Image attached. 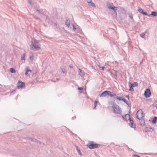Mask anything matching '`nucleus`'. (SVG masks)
Segmentation results:
<instances>
[{
    "instance_id": "obj_1",
    "label": "nucleus",
    "mask_w": 157,
    "mask_h": 157,
    "mask_svg": "<svg viewBox=\"0 0 157 157\" xmlns=\"http://www.w3.org/2000/svg\"><path fill=\"white\" fill-rule=\"evenodd\" d=\"M31 49L35 51H38L40 49V45L38 41L34 39L32 40Z\"/></svg>"
},
{
    "instance_id": "obj_2",
    "label": "nucleus",
    "mask_w": 157,
    "mask_h": 157,
    "mask_svg": "<svg viewBox=\"0 0 157 157\" xmlns=\"http://www.w3.org/2000/svg\"><path fill=\"white\" fill-rule=\"evenodd\" d=\"M34 13L36 15H39L41 17L44 18L46 16V18H48V17L45 14L44 11L42 10H34Z\"/></svg>"
},
{
    "instance_id": "obj_3",
    "label": "nucleus",
    "mask_w": 157,
    "mask_h": 157,
    "mask_svg": "<svg viewBox=\"0 0 157 157\" xmlns=\"http://www.w3.org/2000/svg\"><path fill=\"white\" fill-rule=\"evenodd\" d=\"M112 108L113 109V113L115 114H119L122 112L121 109L115 103H113Z\"/></svg>"
},
{
    "instance_id": "obj_4",
    "label": "nucleus",
    "mask_w": 157,
    "mask_h": 157,
    "mask_svg": "<svg viewBox=\"0 0 157 157\" xmlns=\"http://www.w3.org/2000/svg\"><path fill=\"white\" fill-rule=\"evenodd\" d=\"M87 146L88 147L91 149L97 148L98 147V144H95L93 141L89 142Z\"/></svg>"
},
{
    "instance_id": "obj_5",
    "label": "nucleus",
    "mask_w": 157,
    "mask_h": 157,
    "mask_svg": "<svg viewBox=\"0 0 157 157\" xmlns=\"http://www.w3.org/2000/svg\"><path fill=\"white\" fill-rule=\"evenodd\" d=\"M107 95L113 97V94H111V92L109 90L105 91L102 93L101 94L99 95L100 97H105Z\"/></svg>"
},
{
    "instance_id": "obj_6",
    "label": "nucleus",
    "mask_w": 157,
    "mask_h": 157,
    "mask_svg": "<svg viewBox=\"0 0 157 157\" xmlns=\"http://www.w3.org/2000/svg\"><path fill=\"white\" fill-rule=\"evenodd\" d=\"M128 84L130 87L129 90L132 91H133L134 90L133 88L136 86H137L138 85V83L136 82H135L132 83L131 82H129Z\"/></svg>"
},
{
    "instance_id": "obj_7",
    "label": "nucleus",
    "mask_w": 157,
    "mask_h": 157,
    "mask_svg": "<svg viewBox=\"0 0 157 157\" xmlns=\"http://www.w3.org/2000/svg\"><path fill=\"white\" fill-rule=\"evenodd\" d=\"M136 116L139 120H140V119L142 118L143 117V113L141 109H140L137 111Z\"/></svg>"
},
{
    "instance_id": "obj_8",
    "label": "nucleus",
    "mask_w": 157,
    "mask_h": 157,
    "mask_svg": "<svg viewBox=\"0 0 157 157\" xmlns=\"http://www.w3.org/2000/svg\"><path fill=\"white\" fill-rule=\"evenodd\" d=\"M107 6L108 8L111 9L116 13V10H117V7L113 6V4L107 3Z\"/></svg>"
},
{
    "instance_id": "obj_9",
    "label": "nucleus",
    "mask_w": 157,
    "mask_h": 157,
    "mask_svg": "<svg viewBox=\"0 0 157 157\" xmlns=\"http://www.w3.org/2000/svg\"><path fill=\"white\" fill-rule=\"evenodd\" d=\"M25 84L24 82H23L20 81H19L17 84V88H25Z\"/></svg>"
},
{
    "instance_id": "obj_10",
    "label": "nucleus",
    "mask_w": 157,
    "mask_h": 157,
    "mask_svg": "<svg viewBox=\"0 0 157 157\" xmlns=\"http://www.w3.org/2000/svg\"><path fill=\"white\" fill-rule=\"evenodd\" d=\"M151 95L150 90L149 89H146L144 91V95L146 98L150 97Z\"/></svg>"
},
{
    "instance_id": "obj_11",
    "label": "nucleus",
    "mask_w": 157,
    "mask_h": 157,
    "mask_svg": "<svg viewBox=\"0 0 157 157\" xmlns=\"http://www.w3.org/2000/svg\"><path fill=\"white\" fill-rule=\"evenodd\" d=\"M113 98L116 100L117 99L118 101H121L122 98L121 97L119 96L120 94H113Z\"/></svg>"
},
{
    "instance_id": "obj_12",
    "label": "nucleus",
    "mask_w": 157,
    "mask_h": 157,
    "mask_svg": "<svg viewBox=\"0 0 157 157\" xmlns=\"http://www.w3.org/2000/svg\"><path fill=\"white\" fill-rule=\"evenodd\" d=\"M138 11L140 13H142L144 15H145L147 16H149L148 13L144 11V10L141 8H140L139 7H138Z\"/></svg>"
},
{
    "instance_id": "obj_13",
    "label": "nucleus",
    "mask_w": 157,
    "mask_h": 157,
    "mask_svg": "<svg viewBox=\"0 0 157 157\" xmlns=\"http://www.w3.org/2000/svg\"><path fill=\"white\" fill-rule=\"evenodd\" d=\"M154 131V128H153L151 127H146L145 129V132L150 131L152 132Z\"/></svg>"
},
{
    "instance_id": "obj_14",
    "label": "nucleus",
    "mask_w": 157,
    "mask_h": 157,
    "mask_svg": "<svg viewBox=\"0 0 157 157\" xmlns=\"http://www.w3.org/2000/svg\"><path fill=\"white\" fill-rule=\"evenodd\" d=\"M31 73V71L29 70V67H28L26 68V72L25 73V75H29Z\"/></svg>"
},
{
    "instance_id": "obj_15",
    "label": "nucleus",
    "mask_w": 157,
    "mask_h": 157,
    "mask_svg": "<svg viewBox=\"0 0 157 157\" xmlns=\"http://www.w3.org/2000/svg\"><path fill=\"white\" fill-rule=\"evenodd\" d=\"M140 121V124L141 126H143L145 125V121L144 119L142 118L140 119V120H139Z\"/></svg>"
},
{
    "instance_id": "obj_16",
    "label": "nucleus",
    "mask_w": 157,
    "mask_h": 157,
    "mask_svg": "<svg viewBox=\"0 0 157 157\" xmlns=\"http://www.w3.org/2000/svg\"><path fill=\"white\" fill-rule=\"evenodd\" d=\"M122 118L123 119H124L126 121L130 119V115L129 114H125L124 116L122 117Z\"/></svg>"
},
{
    "instance_id": "obj_17",
    "label": "nucleus",
    "mask_w": 157,
    "mask_h": 157,
    "mask_svg": "<svg viewBox=\"0 0 157 157\" xmlns=\"http://www.w3.org/2000/svg\"><path fill=\"white\" fill-rule=\"evenodd\" d=\"M75 147L76 148V150L78 152V153L80 155V156H82V152H81L80 149L79 148V147L76 145H75Z\"/></svg>"
},
{
    "instance_id": "obj_18",
    "label": "nucleus",
    "mask_w": 157,
    "mask_h": 157,
    "mask_svg": "<svg viewBox=\"0 0 157 157\" xmlns=\"http://www.w3.org/2000/svg\"><path fill=\"white\" fill-rule=\"evenodd\" d=\"M128 120H129V125L132 128H133V120H132L130 118V119H129Z\"/></svg>"
},
{
    "instance_id": "obj_19",
    "label": "nucleus",
    "mask_w": 157,
    "mask_h": 157,
    "mask_svg": "<svg viewBox=\"0 0 157 157\" xmlns=\"http://www.w3.org/2000/svg\"><path fill=\"white\" fill-rule=\"evenodd\" d=\"M65 25L69 28L70 25V22L69 20L67 19L65 21Z\"/></svg>"
},
{
    "instance_id": "obj_20",
    "label": "nucleus",
    "mask_w": 157,
    "mask_h": 157,
    "mask_svg": "<svg viewBox=\"0 0 157 157\" xmlns=\"http://www.w3.org/2000/svg\"><path fill=\"white\" fill-rule=\"evenodd\" d=\"M33 142H34L35 143H38V144H43V145H44V143H42V142H40V141L38 140L35 139H34L33 141Z\"/></svg>"
},
{
    "instance_id": "obj_21",
    "label": "nucleus",
    "mask_w": 157,
    "mask_h": 157,
    "mask_svg": "<svg viewBox=\"0 0 157 157\" xmlns=\"http://www.w3.org/2000/svg\"><path fill=\"white\" fill-rule=\"evenodd\" d=\"M149 15V16H150V15H151L154 17H156L157 16V12L155 11H152L151 12V14Z\"/></svg>"
},
{
    "instance_id": "obj_22",
    "label": "nucleus",
    "mask_w": 157,
    "mask_h": 157,
    "mask_svg": "<svg viewBox=\"0 0 157 157\" xmlns=\"http://www.w3.org/2000/svg\"><path fill=\"white\" fill-rule=\"evenodd\" d=\"M121 101H123L125 103L128 105V106H129V105L128 103V101L125 98H122L121 99Z\"/></svg>"
},
{
    "instance_id": "obj_23",
    "label": "nucleus",
    "mask_w": 157,
    "mask_h": 157,
    "mask_svg": "<svg viewBox=\"0 0 157 157\" xmlns=\"http://www.w3.org/2000/svg\"><path fill=\"white\" fill-rule=\"evenodd\" d=\"M157 120V117H155L154 118H153L152 120V122L153 124H155Z\"/></svg>"
},
{
    "instance_id": "obj_24",
    "label": "nucleus",
    "mask_w": 157,
    "mask_h": 157,
    "mask_svg": "<svg viewBox=\"0 0 157 157\" xmlns=\"http://www.w3.org/2000/svg\"><path fill=\"white\" fill-rule=\"evenodd\" d=\"M25 54L24 53L23 54V56H21V61H22V62H24L25 61Z\"/></svg>"
},
{
    "instance_id": "obj_25",
    "label": "nucleus",
    "mask_w": 157,
    "mask_h": 157,
    "mask_svg": "<svg viewBox=\"0 0 157 157\" xmlns=\"http://www.w3.org/2000/svg\"><path fill=\"white\" fill-rule=\"evenodd\" d=\"M88 3L90 6H91L93 7H95V4L92 1H90V2H88Z\"/></svg>"
},
{
    "instance_id": "obj_26",
    "label": "nucleus",
    "mask_w": 157,
    "mask_h": 157,
    "mask_svg": "<svg viewBox=\"0 0 157 157\" xmlns=\"http://www.w3.org/2000/svg\"><path fill=\"white\" fill-rule=\"evenodd\" d=\"M10 72L12 73H15L16 72V71L13 68H10Z\"/></svg>"
},
{
    "instance_id": "obj_27",
    "label": "nucleus",
    "mask_w": 157,
    "mask_h": 157,
    "mask_svg": "<svg viewBox=\"0 0 157 157\" xmlns=\"http://www.w3.org/2000/svg\"><path fill=\"white\" fill-rule=\"evenodd\" d=\"M78 71H79V75L81 76H83L84 75V74L82 72V70L80 68H79V69L78 70Z\"/></svg>"
},
{
    "instance_id": "obj_28",
    "label": "nucleus",
    "mask_w": 157,
    "mask_h": 157,
    "mask_svg": "<svg viewBox=\"0 0 157 157\" xmlns=\"http://www.w3.org/2000/svg\"><path fill=\"white\" fill-rule=\"evenodd\" d=\"M98 101H97L95 100L94 101V107L93 108V109H95L96 108V107Z\"/></svg>"
},
{
    "instance_id": "obj_29",
    "label": "nucleus",
    "mask_w": 157,
    "mask_h": 157,
    "mask_svg": "<svg viewBox=\"0 0 157 157\" xmlns=\"http://www.w3.org/2000/svg\"><path fill=\"white\" fill-rule=\"evenodd\" d=\"M26 139H27L28 140H31L32 142H33V140H34V138H32L30 137H28L26 138Z\"/></svg>"
},
{
    "instance_id": "obj_30",
    "label": "nucleus",
    "mask_w": 157,
    "mask_h": 157,
    "mask_svg": "<svg viewBox=\"0 0 157 157\" xmlns=\"http://www.w3.org/2000/svg\"><path fill=\"white\" fill-rule=\"evenodd\" d=\"M145 33H142L140 35V36L142 38H145Z\"/></svg>"
},
{
    "instance_id": "obj_31",
    "label": "nucleus",
    "mask_w": 157,
    "mask_h": 157,
    "mask_svg": "<svg viewBox=\"0 0 157 157\" xmlns=\"http://www.w3.org/2000/svg\"><path fill=\"white\" fill-rule=\"evenodd\" d=\"M78 89L79 90H80V93H82V90H83V89L82 88V87H78Z\"/></svg>"
},
{
    "instance_id": "obj_32",
    "label": "nucleus",
    "mask_w": 157,
    "mask_h": 157,
    "mask_svg": "<svg viewBox=\"0 0 157 157\" xmlns=\"http://www.w3.org/2000/svg\"><path fill=\"white\" fill-rule=\"evenodd\" d=\"M129 17L132 20H133V16L132 14H129Z\"/></svg>"
},
{
    "instance_id": "obj_33",
    "label": "nucleus",
    "mask_w": 157,
    "mask_h": 157,
    "mask_svg": "<svg viewBox=\"0 0 157 157\" xmlns=\"http://www.w3.org/2000/svg\"><path fill=\"white\" fill-rule=\"evenodd\" d=\"M62 72L63 73H64L66 71V70L64 68H61Z\"/></svg>"
},
{
    "instance_id": "obj_34",
    "label": "nucleus",
    "mask_w": 157,
    "mask_h": 157,
    "mask_svg": "<svg viewBox=\"0 0 157 157\" xmlns=\"http://www.w3.org/2000/svg\"><path fill=\"white\" fill-rule=\"evenodd\" d=\"M30 59L31 61H32L33 60V54H32V56H30Z\"/></svg>"
},
{
    "instance_id": "obj_35",
    "label": "nucleus",
    "mask_w": 157,
    "mask_h": 157,
    "mask_svg": "<svg viewBox=\"0 0 157 157\" xmlns=\"http://www.w3.org/2000/svg\"><path fill=\"white\" fill-rule=\"evenodd\" d=\"M132 157H140V156L136 154H133L132 155Z\"/></svg>"
},
{
    "instance_id": "obj_36",
    "label": "nucleus",
    "mask_w": 157,
    "mask_h": 157,
    "mask_svg": "<svg viewBox=\"0 0 157 157\" xmlns=\"http://www.w3.org/2000/svg\"><path fill=\"white\" fill-rule=\"evenodd\" d=\"M16 92V91L15 90H14L12 91V92H11L10 94L11 95H13L15 94Z\"/></svg>"
},
{
    "instance_id": "obj_37",
    "label": "nucleus",
    "mask_w": 157,
    "mask_h": 157,
    "mask_svg": "<svg viewBox=\"0 0 157 157\" xmlns=\"http://www.w3.org/2000/svg\"><path fill=\"white\" fill-rule=\"evenodd\" d=\"M33 16L36 19H40V18L39 17H37L36 16H35L34 15H33Z\"/></svg>"
},
{
    "instance_id": "obj_38",
    "label": "nucleus",
    "mask_w": 157,
    "mask_h": 157,
    "mask_svg": "<svg viewBox=\"0 0 157 157\" xmlns=\"http://www.w3.org/2000/svg\"><path fill=\"white\" fill-rule=\"evenodd\" d=\"M100 68L101 69V70H103V71H104L105 69V67H100Z\"/></svg>"
},
{
    "instance_id": "obj_39",
    "label": "nucleus",
    "mask_w": 157,
    "mask_h": 157,
    "mask_svg": "<svg viewBox=\"0 0 157 157\" xmlns=\"http://www.w3.org/2000/svg\"><path fill=\"white\" fill-rule=\"evenodd\" d=\"M72 26H73V29L75 30H76V28L75 27V26L74 25H73V24L72 25Z\"/></svg>"
},
{
    "instance_id": "obj_40",
    "label": "nucleus",
    "mask_w": 157,
    "mask_h": 157,
    "mask_svg": "<svg viewBox=\"0 0 157 157\" xmlns=\"http://www.w3.org/2000/svg\"><path fill=\"white\" fill-rule=\"evenodd\" d=\"M69 67L70 68H72L73 67V66L71 64L69 66Z\"/></svg>"
},
{
    "instance_id": "obj_41",
    "label": "nucleus",
    "mask_w": 157,
    "mask_h": 157,
    "mask_svg": "<svg viewBox=\"0 0 157 157\" xmlns=\"http://www.w3.org/2000/svg\"><path fill=\"white\" fill-rule=\"evenodd\" d=\"M85 1L88 3V2H90V1H92V0H85Z\"/></svg>"
},
{
    "instance_id": "obj_42",
    "label": "nucleus",
    "mask_w": 157,
    "mask_h": 157,
    "mask_svg": "<svg viewBox=\"0 0 157 157\" xmlns=\"http://www.w3.org/2000/svg\"><path fill=\"white\" fill-rule=\"evenodd\" d=\"M144 33H145V35L146 33H148V31H147V30H146Z\"/></svg>"
},
{
    "instance_id": "obj_43",
    "label": "nucleus",
    "mask_w": 157,
    "mask_h": 157,
    "mask_svg": "<svg viewBox=\"0 0 157 157\" xmlns=\"http://www.w3.org/2000/svg\"><path fill=\"white\" fill-rule=\"evenodd\" d=\"M29 2L30 4H31L32 3V1L29 0Z\"/></svg>"
},
{
    "instance_id": "obj_44",
    "label": "nucleus",
    "mask_w": 157,
    "mask_h": 157,
    "mask_svg": "<svg viewBox=\"0 0 157 157\" xmlns=\"http://www.w3.org/2000/svg\"><path fill=\"white\" fill-rule=\"evenodd\" d=\"M144 59H143L142 60L141 62L140 63V65L143 62V61H144Z\"/></svg>"
},
{
    "instance_id": "obj_45",
    "label": "nucleus",
    "mask_w": 157,
    "mask_h": 157,
    "mask_svg": "<svg viewBox=\"0 0 157 157\" xmlns=\"http://www.w3.org/2000/svg\"><path fill=\"white\" fill-rule=\"evenodd\" d=\"M126 97H127L128 99H129V96L128 95L126 96Z\"/></svg>"
},
{
    "instance_id": "obj_46",
    "label": "nucleus",
    "mask_w": 157,
    "mask_h": 157,
    "mask_svg": "<svg viewBox=\"0 0 157 157\" xmlns=\"http://www.w3.org/2000/svg\"><path fill=\"white\" fill-rule=\"evenodd\" d=\"M54 24L55 25H57V23H55Z\"/></svg>"
},
{
    "instance_id": "obj_47",
    "label": "nucleus",
    "mask_w": 157,
    "mask_h": 157,
    "mask_svg": "<svg viewBox=\"0 0 157 157\" xmlns=\"http://www.w3.org/2000/svg\"><path fill=\"white\" fill-rule=\"evenodd\" d=\"M157 105V102L155 103Z\"/></svg>"
}]
</instances>
